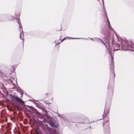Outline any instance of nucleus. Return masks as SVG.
Segmentation results:
<instances>
[{
  "instance_id": "nucleus-22",
  "label": "nucleus",
  "mask_w": 134,
  "mask_h": 134,
  "mask_svg": "<svg viewBox=\"0 0 134 134\" xmlns=\"http://www.w3.org/2000/svg\"><path fill=\"white\" fill-rule=\"evenodd\" d=\"M13 106L14 107L16 108H17L18 106L15 104H14L13 105Z\"/></svg>"
},
{
  "instance_id": "nucleus-24",
  "label": "nucleus",
  "mask_w": 134,
  "mask_h": 134,
  "mask_svg": "<svg viewBox=\"0 0 134 134\" xmlns=\"http://www.w3.org/2000/svg\"><path fill=\"white\" fill-rule=\"evenodd\" d=\"M53 134H57L56 133L55 131L54 132H53Z\"/></svg>"
},
{
  "instance_id": "nucleus-18",
  "label": "nucleus",
  "mask_w": 134,
  "mask_h": 134,
  "mask_svg": "<svg viewBox=\"0 0 134 134\" xmlns=\"http://www.w3.org/2000/svg\"><path fill=\"white\" fill-rule=\"evenodd\" d=\"M104 131L105 132H107L108 133H109L110 132V128L109 126L108 127L107 130L104 129Z\"/></svg>"
},
{
  "instance_id": "nucleus-35",
  "label": "nucleus",
  "mask_w": 134,
  "mask_h": 134,
  "mask_svg": "<svg viewBox=\"0 0 134 134\" xmlns=\"http://www.w3.org/2000/svg\"><path fill=\"white\" fill-rule=\"evenodd\" d=\"M62 29V28H61V29H60V30H61Z\"/></svg>"
},
{
  "instance_id": "nucleus-32",
  "label": "nucleus",
  "mask_w": 134,
  "mask_h": 134,
  "mask_svg": "<svg viewBox=\"0 0 134 134\" xmlns=\"http://www.w3.org/2000/svg\"><path fill=\"white\" fill-rule=\"evenodd\" d=\"M37 114H40V113H38V112H37Z\"/></svg>"
},
{
  "instance_id": "nucleus-21",
  "label": "nucleus",
  "mask_w": 134,
  "mask_h": 134,
  "mask_svg": "<svg viewBox=\"0 0 134 134\" xmlns=\"http://www.w3.org/2000/svg\"><path fill=\"white\" fill-rule=\"evenodd\" d=\"M106 43H107V44H109V40L108 39H106Z\"/></svg>"
},
{
  "instance_id": "nucleus-8",
  "label": "nucleus",
  "mask_w": 134,
  "mask_h": 134,
  "mask_svg": "<svg viewBox=\"0 0 134 134\" xmlns=\"http://www.w3.org/2000/svg\"><path fill=\"white\" fill-rule=\"evenodd\" d=\"M113 46L114 47V49L115 50H118L120 49V46L119 44L116 42L112 44Z\"/></svg>"
},
{
  "instance_id": "nucleus-4",
  "label": "nucleus",
  "mask_w": 134,
  "mask_h": 134,
  "mask_svg": "<svg viewBox=\"0 0 134 134\" xmlns=\"http://www.w3.org/2000/svg\"><path fill=\"white\" fill-rule=\"evenodd\" d=\"M111 66L110 67V69L111 70V72L113 76V78H114L115 76V75L114 73V62L113 60V57L112 55L111 56Z\"/></svg>"
},
{
  "instance_id": "nucleus-28",
  "label": "nucleus",
  "mask_w": 134,
  "mask_h": 134,
  "mask_svg": "<svg viewBox=\"0 0 134 134\" xmlns=\"http://www.w3.org/2000/svg\"><path fill=\"white\" fill-rule=\"evenodd\" d=\"M103 6H104V2H103Z\"/></svg>"
},
{
  "instance_id": "nucleus-23",
  "label": "nucleus",
  "mask_w": 134,
  "mask_h": 134,
  "mask_svg": "<svg viewBox=\"0 0 134 134\" xmlns=\"http://www.w3.org/2000/svg\"><path fill=\"white\" fill-rule=\"evenodd\" d=\"M12 85H13V87H11V88H14L15 86V84L14 83H13L12 82Z\"/></svg>"
},
{
  "instance_id": "nucleus-30",
  "label": "nucleus",
  "mask_w": 134,
  "mask_h": 134,
  "mask_svg": "<svg viewBox=\"0 0 134 134\" xmlns=\"http://www.w3.org/2000/svg\"><path fill=\"white\" fill-rule=\"evenodd\" d=\"M31 134H33V133H32V132H31Z\"/></svg>"
},
{
  "instance_id": "nucleus-34",
  "label": "nucleus",
  "mask_w": 134,
  "mask_h": 134,
  "mask_svg": "<svg viewBox=\"0 0 134 134\" xmlns=\"http://www.w3.org/2000/svg\"><path fill=\"white\" fill-rule=\"evenodd\" d=\"M46 95H48V94H47V93H46Z\"/></svg>"
},
{
  "instance_id": "nucleus-25",
  "label": "nucleus",
  "mask_w": 134,
  "mask_h": 134,
  "mask_svg": "<svg viewBox=\"0 0 134 134\" xmlns=\"http://www.w3.org/2000/svg\"><path fill=\"white\" fill-rule=\"evenodd\" d=\"M58 116H60V115L58 113Z\"/></svg>"
},
{
  "instance_id": "nucleus-17",
  "label": "nucleus",
  "mask_w": 134,
  "mask_h": 134,
  "mask_svg": "<svg viewBox=\"0 0 134 134\" xmlns=\"http://www.w3.org/2000/svg\"><path fill=\"white\" fill-rule=\"evenodd\" d=\"M20 20L19 19L18 20H17V22L18 23L19 26L20 27H22V25L21 23L20 22Z\"/></svg>"
},
{
  "instance_id": "nucleus-29",
  "label": "nucleus",
  "mask_w": 134,
  "mask_h": 134,
  "mask_svg": "<svg viewBox=\"0 0 134 134\" xmlns=\"http://www.w3.org/2000/svg\"><path fill=\"white\" fill-rule=\"evenodd\" d=\"M10 17L12 18H13V17L12 16H10Z\"/></svg>"
},
{
  "instance_id": "nucleus-33",
  "label": "nucleus",
  "mask_w": 134,
  "mask_h": 134,
  "mask_svg": "<svg viewBox=\"0 0 134 134\" xmlns=\"http://www.w3.org/2000/svg\"><path fill=\"white\" fill-rule=\"evenodd\" d=\"M103 127L104 126V123H103Z\"/></svg>"
},
{
  "instance_id": "nucleus-12",
  "label": "nucleus",
  "mask_w": 134,
  "mask_h": 134,
  "mask_svg": "<svg viewBox=\"0 0 134 134\" xmlns=\"http://www.w3.org/2000/svg\"><path fill=\"white\" fill-rule=\"evenodd\" d=\"M30 124L31 125L30 126L32 127L34 124V117L33 116H32L31 118L30 119Z\"/></svg>"
},
{
  "instance_id": "nucleus-7",
  "label": "nucleus",
  "mask_w": 134,
  "mask_h": 134,
  "mask_svg": "<svg viewBox=\"0 0 134 134\" xmlns=\"http://www.w3.org/2000/svg\"><path fill=\"white\" fill-rule=\"evenodd\" d=\"M93 41L94 42H100V43H102L107 48V45H106L105 44L104 42L102 41L101 39L97 37H95L93 38Z\"/></svg>"
},
{
  "instance_id": "nucleus-26",
  "label": "nucleus",
  "mask_w": 134,
  "mask_h": 134,
  "mask_svg": "<svg viewBox=\"0 0 134 134\" xmlns=\"http://www.w3.org/2000/svg\"><path fill=\"white\" fill-rule=\"evenodd\" d=\"M83 39H85V40H88V39L87 38H83Z\"/></svg>"
},
{
  "instance_id": "nucleus-31",
  "label": "nucleus",
  "mask_w": 134,
  "mask_h": 134,
  "mask_svg": "<svg viewBox=\"0 0 134 134\" xmlns=\"http://www.w3.org/2000/svg\"><path fill=\"white\" fill-rule=\"evenodd\" d=\"M12 19H9V20H12Z\"/></svg>"
},
{
  "instance_id": "nucleus-9",
  "label": "nucleus",
  "mask_w": 134,
  "mask_h": 134,
  "mask_svg": "<svg viewBox=\"0 0 134 134\" xmlns=\"http://www.w3.org/2000/svg\"><path fill=\"white\" fill-rule=\"evenodd\" d=\"M114 90L113 88L109 89H108V91L107 96L111 98L113 95Z\"/></svg>"
},
{
  "instance_id": "nucleus-10",
  "label": "nucleus",
  "mask_w": 134,
  "mask_h": 134,
  "mask_svg": "<svg viewBox=\"0 0 134 134\" xmlns=\"http://www.w3.org/2000/svg\"><path fill=\"white\" fill-rule=\"evenodd\" d=\"M35 100H34V113L35 112V110L36 111V110H37V109L35 108V107H37L38 108H39V106L40 105L38 103L34 101ZM35 101H36V100H35Z\"/></svg>"
},
{
  "instance_id": "nucleus-15",
  "label": "nucleus",
  "mask_w": 134,
  "mask_h": 134,
  "mask_svg": "<svg viewBox=\"0 0 134 134\" xmlns=\"http://www.w3.org/2000/svg\"><path fill=\"white\" fill-rule=\"evenodd\" d=\"M69 38L70 39H77V38H72V37H65L63 38V39H62L61 40V41L60 42L58 43H59L63 41L66 38Z\"/></svg>"
},
{
  "instance_id": "nucleus-3",
  "label": "nucleus",
  "mask_w": 134,
  "mask_h": 134,
  "mask_svg": "<svg viewBox=\"0 0 134 134\" xmlns=\"http://www.w3.org/2000/svg\"><path fill=\"white\" fill-rule=\"evenodd\" d=\"M43 116H41L38 118L37 119L38 122L34 119V125L36 124L37 126H38L42 124V122H46V120L45 119H43Z\"/></svg>"
},
{
  "instance_id": "nucleus-37",
  "label": "nucleus",
  "mask_w": 134,
  "mask_h": 134,
  "mask_svg": "<svg viewBox=\"0 0 134 134\" xmlns=\"http://www.w3.org/2000/svg\"><path fill=\"white\" fill-rule=\"evenodd\" d=\"M99 1V0H98Z\"/></svg>"
},
{
  "instance_id": "nucleus-19",
  "label": "nucleus",
  "mask_w": 134,
  "mask_h": 134,
  "mask_svg": "<svg viewBox=\"0 0 134 134\" xmlns=\"http://www.w3.org/2000/svg\"><path fill=\"white\" fill-rule=\"evenodd\" d=\"M18 111L21 110L22 109V108L20 106H18L17 108H16Z\"/></svg>"
},
{
  "instance_id": "nucleus-16",
  "label": "nucleus",
  "mask_w": 134,
  "mask_h": 134,
  "mask_svg": "<svg viewBox=\"0 0 134 134\" xmlns=\"http://www.w3.org/2000/svg\"><path fill=\"white\" fill-rule=\"evenodd\" d=\"M27 107H28L30 109V110H31L32 111H34V108L32 106H27Z\"/></svg>"
},
{
  "instance_id": "nucleus-11",
  "label": "nucleus",
  "mask_w": 134,
  "mask_h": 134,
  "mask_svg": "<svg viewBox=\"0 0 134 134\" xmlns=\"http://www.w3.org/2000/svg\"><path fill=\"white\" fill-rule=\"evenodd\" d=\"M34 134H40L41 132L40 129L38 128H37L36 129H35L34 128Z\"/></svg>"
},
{
  "instance_id": "nucleus-2",
  "label": "nucleus",
  "mask_w": 134,
  "mask_h": 134,
  "mask_svg": "<svg viewBox=\"0 0 134 134\" xmlns=\"http://www.w3.org/2000/svg\"><path fill=\"white\" fill-rule=\"evenodd\" d=\"M11 99L14 101L19 102L23 105L24 104V102L21 98H19L17 96L10 94V95Z\"/></svg>"
},
{
  "instance_id": "nucleus-20",
  "label": "nucleus",
  "mask_w": 134,
  "mask_h": 134,
  "mask_svg": "<svg viewBox=\"0 0 134 134\" xmlns=\"http://www.w3.org/2000/svg\"><path fill=\"white\" fill-rule=\"evenodd\" d=\"M4 20V19H3V17L2 16L0 15V21H3Z\"/></svg>"
},
{
  "instance_id": "nucleus-6",
  "label": "nucleus",
  "mask_w": 134,
  "mask_h": 134,
  "mask_svg": "<svg viewBox=\"0 0 134 134\" xmlns=\"http://www.w3.org/2000/svg\"><path fill=\"white\" fill-rule=\"evenodd\" d=\"M105 105L106 106L104 110V114H103L102 115L103 118V119L107 116L109 112L110 106L109 105L108 107H107L106 106V104Z\"/></svg>"
},
{
  "instance_id": "nucleus-27",
  "label": "nucleus",
  "mask_w": 134,
  "mask_h": 134,
  "mask_svg": "<svg viewBox=\"0 0 134 134\" xmlns=\"http://www.w3.org/2000/svg\"><path fill=\"white\" fill-rule=\"evenodd\" d=\"M90 39L91 40H93V39L92 38H90Z\"/></svg>"
},
{
  "instance_id": "nucleus-36",
  "label": "nucleus",
  "mask_w": 134,
  "mask_h": 134,
  "mask_svg": "<svg viewBox=\"0 0 134 134\" xmlns=\"http://www.w3.org/2000/svg\"><path fill=\"white\" fill-rule=\"evenodd\" d=\"M105 14H106V13L105 12Z\"/></svg>"
},
{
  "instance_id": "nucleus-5",
  "label": "nucleus",
  "mask_w": 134,
  "mask_h": 134,
  "mask_svg": "<svg viewBox=\"0 0 134 134\" xmlns=\"http://www.w3.org/2000/svg\"><path fill=\"white\" fill-rule=\"evenodd\" d=\"M19 27L18 29L19 30L20 33V38L22 40V42L23 43V42H24V32H23L22 27H20L19 26Z\"/></svg>"
},
{
  "instance_id": "nucleus-14",
  "label": "nucleus",
  "mask_w": 134,
  "mask_h": 134,
  "mask_svg": "<svg viewBox=\"0 0 134 134\" xmlns=\"http://www.w3.org/2000/svg\"><path fill=\"white\" fill-rule=\"evenodd\" d=\"M49 124L51 126L53 127H54L55 128H57V125H54V123L51 121H50L49 122Z\"/></svg>"
},
{
  "instance_id": "nucleus-1",
  "label": "nucleus",
  "mask_w": 134,
  "mask_h": 134,
  "mask_svg": "<svg viewBox=\"0 0 134 134\" xmlns=\"http://www.w3.org/2000/svg\"><path fill=\"white\" fill-rule=\"evenodd\" d=\"M120 43L122 50H130V48H132V43L131 42H127V40H121Z\"/></svg>"
},
{
  "instance_id": "nucleus-13",
  "label": "nucleus",
  "mask_w": 134,
  "mask_h": 134,
  "mask_svg": "<svg viewBox=\"0 0 134 134\" xmlns=\"http://www.w3.org/2000/svg\"><path fill=\"white\" fill-rule=\"evenodd\" d=\"M107 22L108 23V29H110V30H113V28L111 27H110L111 25H110V23L108 18H107Z\"/></svg>"
}]
</instances>
